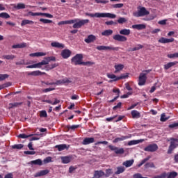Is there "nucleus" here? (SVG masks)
Listing matches in <instances>:
<instances>
[{
    "label": "nucleus",
    "instance_id": "f257e3e1",
    "mask_svg": "<svg viewBox=\"0 0 178 178\" xmlns=\"http://www.w3.org/2000/svg\"><path fill=\"white\" fill-rule=\"evenodd\" d=\"M86 16L90 17H108V19H116V15L110 13H95V14L86 13Z\"/></svg>",
    "mask_w": 178,
    "mask_h": 178
},
{
    "label": "nucleus",
    "instance_id": "f03ea898",
    "mask_svg": "<svg viewBox=\"0 0 178 178\" xmlns=\"http://www.w3.org/2000/svg\"><path fill=\"white\" fill-rule=\"evenodd\" d=\"M148 15H149V11L147 10L145 7H139L138 11L133 13L135 17H143V16H148Z\"/></svg>",
    "mask_w": 178,
    "mask_h": 178
},
{
    "label": "nucleus",
    "instance_id": "7ed1b4c3",
    "mask_svg": "<svg viewBox=\"0 0 178 178\" xmlns=\"http://www.w3.org/2000/svg\"><path fill=\"white\" fill-rule=\"evenodd\" d=\"M168 141H170V146L168 149V154H172L175 148L178 147V140L171 138L168 139Z\"/></svg>",
    "mask_w": 178,
    "mask_h": 178
},
{
    "label": "nucleus",
    "instance_id": "20e7f679",
    "mask_svg": "<svg viewBox=\"0 0 178 178\" xmlns=\"http://www.w3.org/2000/svg\"><path fill=\"white\" fill-rule=\"evenodd\" d=\"M151 72V70L143 71L142 73H140L139 76V86H144L145 84V81H147V74Z\"/></svg>",
    "mask_w": 178,
    "mask_h": 178
},
{
    "label": "nucleus",
    "instance_id": "39448f33",
    "mask_svg": "<svg viewBox=\"0 0 178 178\" xmlns=\"http://www.w3.org/2000/svg\"><path fill=\"white\" fill-rule=\"evenodd\" d=\"M76 22L75 24L73 25V29H80L81 27H83L84 24H87L88 23H90L89 19H75Z\"/></svg>",
    "mask_w": 178,
    "mask_h": 178
},
{
    "label": "nucleus",
    "instance_id": "423d86ee",
    "mask_svg": "<svg viewBox=\"0 0 178 178\" xmlns=\"http://www.w3.org/2000/svg\"><path fill=\"white\" fill-rule=\"evenodd\" d=\"M107 77L108 79H111L113 81H118V80H123L124 79H127L129 77V74H122L120 76H116V75L113 74H107Z\"/></svg>",
    "mask_w": 178,
    "mask_h": 178
},
{
    "label": "nucleus",
    "instance_id": "0eeeda50",
    "mask_svg": "<svg viewBox=\"0 0 178 178\" xmlns=\"http://www.w3.org/2000/svg\"><path fill=\"white\" fill-rule=\"evenodd\" d=\"M70 83H72V80L67 78H64L63 79H60L57 81L56 82H51L47 83L49 86H60V84H69Z\"/></svg>",
    "mask_w": 178,
    "mask_h": 178
},
{
    "label": "nucleus",
    "instance_id": "6e6552de",
    "mask_svg": "<svg viewBox=\"0 0 178 178\" xmlns=\"http://www.w3.org/2000/svg\"><path fill=\"white\" fill-rule=\"evenodd\" d=\"M73 65H81L83 63V54H76L72 58Z\"/></svg>",
    "mask_w": 178,
    "mask_h": 178
},
{
    "label": "nucleus",
    "instance_id": "1a4fd4ad",
    "mask_svg": "<svg viewBox=\"0 0 178 178\" xmlns=\"http://www.w3.org/2000/svg\"><path fill=\"white\" fill-rule=\"evenodd\" d=\"M96 49L98 51H119V47H113L111 46H97Z\"/></svg>",
    "mask_w": 178,
    "mask_h": 178
},
{
    "label": "nucleus",
    "instance_id": "9d476101",
    "mask_svg": "<svg viewBox=\"0 0 178 178\" xmlns=\"http://www.w3.org/2000/svg\"><path fill=\"white\" fill-rule=\"evenodd\" d=\"M29 15H31V16H45V17H48L49 19H52V17H54V15L49 13H33L30 11L29 13Z\"/></svg>",
    "mask_w": 178,
    "mask_h": 178
},
{
    "label": "nucleus",
    "instance_id": "9b49d317",
    "mask_svg": "<svg viewBox=\"0 0 178 178\" xmlns=\"http://www.w3.org/2000/svg\"><path fill=\"white\" fill-rule=\"evenodd\" d=\"M158 150V145L152 144L149 145L147 147H145L144 151L147 152H155V151Z\"/></svg>",
    "mask_w": 178,
    "mask_h": 178
},
{
    "label": "nucleus",
    "instance_id": "f8f14e48",
    "mask_svg": "<svg viewBox=\"0 0 178 178\" xmlns=\"http://www.w3.org/2000/svg\"><path fill=\"white\" fill-rule=\"evenodd\" d=\"M62 163L66 164V163H70L73 159V156H65L60 157Z\"/></svg>",
    "mask_w": 178,
    "mask_h": 178
},
{
    "label": "nucleus",
    "instance_id": "ddd939ff",
    "mask_svg": "<svg viewBox=\"0 0 178 178\" xmlns=\"http://www.w3.org/2000/svg\"><path fill=\"white\" fill-rule=\"evenodd\" d=\"M108 147L110 148V149H111V151H114L115 154H124V149H123V148L119 149L118 147H116L113 145H109Z\"/></svg>",
    "mask_w": 178,
    "mask_h": 178
},
{
    "label": "nucleus",
    "instance_id": "4468645a",
    "mask_svg": "<svg viewBox=\"0 0 178 178\" xmlns=\"http://www.w3.org/2000/svg\"><path fill=\"white\" fill-rule=\"evenodd\" d=\"M113 40H115V41H120L121 42H124V41H127V38H126V36H123L121 35H115L113 37Z\"/></svg>",
    "mask_w": 178,
    "mask_h": 178
},
{
    "label": "nucleus",
    "instance_id": "2eb2a0df",
    "mask_svg": "<svg viewBox=\"0 0 178 178\" xmlns=\"http://www.w3.org/2000/svg\"><path fill=\"white\" fill-rule=\"evenodd\" d=\"M70 55H72V51L69 49H64L61 51V56L63 59H67V58H70Z\"/></svg>",
    "mask_w": 178,
    "mask_h": 178
},
{
    "label": "nucleus",
    "instance_id": "dca6fc26",
    "mask_svg": "<svg viewBox=\"0 0 178 178\" xmlns=\"http://www.w3.org/2000/svg\"><path fill=\"white\" fill-rule=\"evenodd\" d=\"M173 41H175V38H161L159 40V42H161V44H169V42H173Z\"/></svg>",
    "mask_w": 178,
    "mask_h": 178
},
{
    "label": "nucleus",
    "instance_id": "f3484780",
    "mask_svg": "<svg viewBox=\"0 0 178 178\" xmlns=\"http://www.w3.org/2000/svg\"><path fill=\"white\" fill-rule=\"evenodd\" d=\"M51 45L54 48H58L59 49H63V48H65V44L60 43L59 42H52Z\"/></svg>",
    "mask_w": 178,
    "mask_h": 178
},
{
    "label": "nucleus",
    "instance_id": "a211bd4d",
    "mask_svg": "<svg viewBox=\"0 0 178 178\" xmlns=\"http://www.w3.org/2000/svg\"><path fill=\"white\" fill-rule=\"evenodd\" d=\"M97 40V38L94 35H89L87 38L84 40L86 44H90L91 42H94Z\"/></svg>",
    "mask_w": 178,
    "mask_h": 178
},
{
    "label": "nucleus",
    "instance_id": "6ab92c4d",
    "mask_svg": "<svg viewBox=\"0 0 178 178\" xmlns=\"http://www.w3.org/2000/svg\"><path fill=\"white\" fill-rule=\"evenodd\" d=\"M48 173H49V170H40L35 174L34 177H41V176H45V175H48Z\"/></svg>",
    "mask_w": 178,
    "mask_h": 178
},
{
    "label": "nucleus",
    "instance_id": "aec40b11",
    "mask_svg": "<svg viewBox=\"0 0 178 178\" xmlns=\"http://www.w3.org/2000/svg\"><path fill=\"white\" fill-rule=\"evenodd\" d=\"M102 176H105V172L102 170H95L93 177L94 178H101Z\"/></svg>",
    "mask_w": 178,
    "mask_h": 178
},
{
    "label": "nucleus",
    "instance_id": "412c9836",
    "mask_svg": "<svg viewBox=\"0 0 178 178\" xmlns=\"http://www.w3.org/2000/svg\"><path fill=\"white\" fill-rule=\"evenodd\" d=\"M94 143V138H85L82 142L83 145H88V144H92Z\"/></svg>",
    "mask_w": 178,
    "mask_h": 178
},
{
    "label": "nucleus",
    "instance_id": "4be33fe9",
    "mask_svg": "<svg viewBox=\"0 0 178 178\" xmlns=\"http://www.w3.org/2000/svg\"><path fill=\"white\" fill-rule=\"evenodd\" d=\"M114 67L115 69V73H119V72H122L124 69V65L122 64H116Z\"/></svg>",
    "mask_w": 178,
    "mask_h": 178
},
{
    "label": "nucleus",
    "instance_id": "5701e85b",
    "mask_svg": "<svg viewBox=\"0 0 178 178\" xmlns=\"http://www.w3.org/2000/svg\"><path fill=\"white\" fill-rule=\"evenodd\" d=\"M13 6L15 9H26V5L23 3H19L17 4H13Z\"/></svg>",
    "mask_w": 178,
    "mask_h": 178
},
{
    "label": "nucleus",
    "instance_id": "b1692460",
    "mask_svg": "<svg viewBox=\"0 0 178 178\" xmlns=\"http://www.w3.org/2000/svg\"><path fill=\"white\" fill-rule=\"evenodd\" d=\"M55 147L57 148L58 151H65V149H67L69 148L66 144L57 145Z\"/></svg>",
    "mask_w": 178,
    "mask_h": 178
},
{
    "label": "nucleus",
    "instance_id": "393cba45",
    "mask_svg": "<svg viewBox=\"0 0 178 178\" xmlns=\"http://www.w3.org/2000/svg\"><path fill=\"white\" fill-rule=\"evenodd\" d=\"M26 47H27V44L25 43V42H22V43H20V44L13 45L12 48L13 49H19V48H26Z\"/></svg>",
    "mask_w": 178,
    "mask_h": 178
},
{
    "label": "nucleus",
    "instance_id": "a878e982",
    "mask_svg": "<svg viewBox=\"0 0 178 178\" xmlns=\"http://www.w3.org/2000/svg\"><path fill=\"white\" fill-rule=\"evenodd\" d=\"M143 141L144 139L130 140L128 143V145H136V144H140V143H143Z\"/></svg>",
    "mask_w": 178,
    "mask_h": 178
},
{
    "label": "nucleus",
    "instance_id": "bb28decb",
    "mask_svg": "<svg viewBox=\"0 0 178 178\" xmlns=\"http://www.w3.org/2000/svg\"><path fill=\"white\" fill-rule=\"evenodd\" d=\"M145 27H146L145 24H135L132 26V29H135L136 30H144Z\"/></svg>",
    "mask_w": 178,
    "mask_h": 178
},
{
    "label": "nucleus",
    "instance_id": "cd10ccee",
    "mask_svg": "<svg viewBox=\"0 0 178 178\" xmlns=\"http://www.w3.org/2000/svg\"><path fill=\"white\" fill-rule=\"evenodd\" d=\"M112 34H113V31L111 29H107L102 32V35H104L105 37H109V35H112Z\"/></svg>",
    "mask_w": 178,
    "mask_h": 178
},
{
    "label": "nucleus",
    "instance_id": "c85d7f7f",
    "mask_svg": "<svg viewBox=\"0 0 178 178\" xmlns=\"http://www.w3.org/2000/svg\"><path fill=\"white\" fill-rule=\"evenodd\" d=\"M134 163V160H128L123 162L122 165L126 168H130Z\"/></svg>",
    "mask_w": 178,
    "mask_h": 178
},
{
    "label": "nucleus",
    "instance_id": "c756f323",
    "mask_svg": "<svg viewBox=\"0 0 178 178\" xmlns=\"http://www.w3.org/2000/svg\"><path fill=\"white\" fill-rule=\"evenodd\" d=\"M16 58V56L13 54L3 55V59H6L7 60H13Z\"/></svg>",
    "mask_w": 178,
    "mask_h": 178
},
{
    "label": "nucleus",
    "instance_id": "7c9ffc66",
    "mask_svg": "<svg viewBox=\"0 0 178 178\" xmlns=\"http://www.w3.org/2000/svg\"><path fill=\"white\" fill-rule=\"evenodd\" d=\"M143 48H144V46H143L142 44H136L135 47L129 48V51H138L140 49H143Z\"/></svg>",
    "mask_w": 178,
    "mask_h": 178
},
{
    "label": "nucleus",
    "instance_id": "2f4dec72",
    "mask_svg": "<svg viewBox=\"0 0 178 178\" xmlns=\"http://www.w3.org/2000/svg\"><path fill=\"white\" fill-rule=\"evenodd\" d=\"M45 55H47V54L44 52H36V53L31 54L30 56L38 57V56H45Z\"/></svg>",
    "mask_w": 178,
    "mask_h": 178
},
{
    "label": "nucleus",
    "instance_id": "473e14b6",
    "mask_svg": "<svg viewBox=\"0 0 178 178\" xmlns=\"http://www.w3.org/2000/svg\"><path fill=\"white\" fill-rule=\"evenodd\" d=\"M23 103L22 102H15V103H10L9 104V108L11 109L12 108H17V106H20Z\"/></svg>",
    "mask_w": 178,
    "mask_h": 178
},
{
    "label": "nucleus",
    "instance_id": "72a5a7b5",
    "mask_svg": "<svg viewBox=\"0 0 178 178\" xmlns=\"http://www.w3.org/2000/svg\"><path fill=\"white\" fill-rule=\"evenodd\" d=\"M131 115L134 119H138L140 118V113L136 110L131 111Z\"/></svg>",
    "mask_w": 178,
    "mask_h": 178
},
{
    "label": "nucleus",
    "instance_id": "f704fd0d",
    "mask_svg": "<svg viewBox=\"0 0 178 178\" xmlns=\"http://www.w3.org/2000/svg\"><path fill=\"white\" fill-rule=\"evenodd\" d=\"M31 163L32 165H38L39 166H41V165H42V161H41V159H38L33 160V161H31Z\"/></svg>",
    "mask_w": 178,
    "mask_h": 178
},
{
    "label": "nucleus",
    "instance_id": "c9c22d12",
    "mask_svg": "<svg viewBox=\"0 0 178 178\" xmlns=\"http://www.w3.org/2000/svg\"><path fill=\"white\" fill-rule=\"evenodd\" d=\"M26 24H34V22L29 19L22 20L21 26H26Z\"/></svg>",
    "mask_w": 178,
    "mask_h": 178
},
{
    "label": "nucleus",
    "instance_id": "e433bc0d",
    "mask_svg": "<svg viewBox=\"0 0 178 178\" xmlns=\"http://www.w3.org/2000/svg\"><path fill=\"white\" fill-rule=\"evenodd\" d=\"M31 76H41L42 74H45V72H42L40 70H37L31 72Z\"/></svg>",
    "mask_w": 178,
    "mask_h": 178
},
{
    "label": "nucleus",
    "instance_id": "4c0bfd02",
    "mask_svg": "<svg viewBox=\"0 0 178 178\" xmlns=\"http://www.w3.org/2000/svg\"><path fill=\"white\" fill-rule=\"evenodd\" d=\"M120 34L122 35H129L130 34V29H122L120 31Z\"/></svg>",
    "mask_w": 178,
    "mask_h": 178
},
{
    "label": "nucleus",
    "instance_id": "58836bf2",
    "mask_svg": "<svg viewBox=\"0 0 178 178\" xmlns=\"http://www.w3.org/2000/svg\"><path fill=\"white\" fill-rule=\"evenodd\" d=\"M129 137L127 136H121L120 138H116L114 140L113 143H119L120 141H124V140H127Z\"/></svg>",
    "mask_w": 178,
    "mask_h": 178
},
{
    "label": "nucleus",
    "instance_id": "ea45409f",
    "mask_svg": "<svg viewBox=\"0 0 178 178\" xmlns=\"http://www.w3.org/2000/svg\"><path fill=\"white\" fill-rule=\"evenodd\" d=\"M126 170V168L124 167H118L117 171L115 172V175H120V173H123Z\"/></svg>",
    "mask_w": 178,
    "mask_h": 178
},
{
    "label": "nucleus",
    "instance_id": "a19ab883",
    "mask_svg": "<svg viewBox=\"0 0 178 178\" xmlns=\"http://www.w3.org/2000/svg\"><path fill=\"white\" fill-rule=\"evenodd\" d=\"M175 65H176V63L175 62L168 63V64L164 65V69H165V70H168V69H170V67H172V66H175Z\"/></svg>",
    "mask_w": 178,
    "mask_h": 178
},
{
    "label": "nucleus",
    "instance_id": "79ce46f5",
    "mask_svg": "<svg viewBox=\"0 0 178 178\" xmlns=\"http://www.w3.org/2000/svg\"><path fill=\"white\" fill-rule=\"evenodd\" d=\"M58 64L54 63V64H51L50 65H47L46 66L45 69L46 70H52V69H55V67H57Z\"/></svg>",
    "mask_w": 178,
    "mask_h": 178
},
{
    "label": "nucleus",
    "instance_id": "37998d69",
    "mask_svg": "<svg viewBox=\"0 0 178 178\" xmlns=\"http://www.w3.org/2000/svg\"><path fill=\"white\" fill-rule=\"evenodd\" d=\"M23 147H24V145H23L22 144H18V145H12L11 148H13V149H22V148H23Z\"/></svg>",
    "mask_w": 178,
    "mask_h": 178
},
{
    "label": "nucleus",
    "instance_id": "c03bdc74",
    "mask_svg": "<svg viewBox=\"0 0 178 178\" xmlns=\"http://www.w3.org/2000/svg\"><path fill=\"white\" fill-rule=\"evenodd\" d=\"M150 158H151L150 156H147V157H146L145 159H144L143 160H142L141 162H140V163H139V164L138 165V168H140V166H143V165H144V163H145V162H147V161H149V159H150Z\"/></svg>",
    "mask_w": 178,
    "mask_h": 178
},
{
    "label": "nucleus",
    "instance_id": "a18cd8bd",
    "mask_svg": "<svg viewBox=\"0 0 178 178\" xmlns=\"http://www.w3.org/2000/svg\"><path fill=\"white\" fill-rule=\"evenodd\" d=\"M0 17H1L2 19H9V17H10V15H9L8 13H0Z\"/></svg>",
    "mask_w": 178,
    "mask_h": 178
},
{
    "label": "nucleus",
    "instance_id": "49530a36",
    "mask_svg": "<svg viewBox=\"0 0 178 178\" xmlns=\"http://www.w3.org/2000/svg\"><path fill=\"white\" fill-rule=\"evenodd\" d=\"M177 176V172H171L168 175L167 178H175Z\"/></svg>",
    "mask_w": 178,
    "mask_h": 178
},
{
    "label": "nucleus",
    "instance_id": "de8ad7c7",
    "mask_svg": "<svg viewBox=\"0 0 178 178\" xmlns=\"http://www.w3.org/2000/svg\"><path fill=\"white\" fill-rule=\"evenodd\" d=\"M40 69V67L38 65V63H36V64H33V65H28L26 66V69Z\"/></svg>",
    "mask_w": 178,
    "mask_h": 178
},
{
    "label": "nucleus",
    "instance_id": "09e8293b",
    "mask_svg": "<svg viewBox=\"0 0 178 178\" xmlns=\"http://www.w3.org/2000/svg\"><path fill=\"white\" fill-rule=\"evenodd\" d=\"M48 63H49V62L48 61V60H42L40 63H38V65L39 66V68L41 67V66H44L45 65H48Z\"/></svg>",
    "mask_w": 178,
    "mask_h": 178
},
{
    "label": "nucleus",
    "instance_id": "8fccbe9b",
    "mask_svg": "<svg viewBox=\"0 0 178 178\" xmlns=\"http://www.w3.org/2000/svg\"><path fill=\"white\" fill-rule=\"evenodd\" d=\"M80 127V125H68L67 126V128L68 130H76V129H79Z\"/></svg>",
    "mask_w": 178,
    "mask_h": 178
},
{
    "label": "nucleus",
    "instance_id": "3c124183",
    "mask_svg": "<svg viewBox=\"0 0 178 178\" xmlns=\"http://www.w3.org/2000/svg\"><path fill=\"white\" fill-rule=\"evenodd\" d=\"M126 22H127V19L124 17H120L118 19V23H119V24H123V23H126Z\"/></svg>",
    "mask_w": 178,
    "mask_h": 178
},
{
    "label": "nucleus",
    "instance_id": "603ef678",
    "mask_svg": "<svg viewBox=\"0 0 178 178\" xmlns=\"http://www.w3.org/2000/svg\"><path fill=\"white\" fill-rule=\"evenodd\" d=\"M33 134L26 135V134H21L18 136L19 138H28V137H31Z\"/></svg>",
    "mask_w": 178,
    "mask_h": 178
},
{
    "label": "nucleus",
    "instance_id": "864d4df0",
    "mask_svg": "<svg viewBox=\"0 0 178 178\" xmlns=\"http://www.w3.org/2000/svg\"><path fill=\"white\" fill-rule=\"evenodd\" d=\"M40 22H42V23H44V24H48L49 23H52V20L47 19H42V18H41L40 19Z\"/></svg>",
    "mask_w": 178,
    "mask_h": 178
},
{
    "label": "nucleus",
    "instance_id": "5fc2aeb1",
    "mask_svg": "<svg viewBox=\"0 0 178 178\" xmlns=\"http://www.w3.org/2000/svg\"><path fill=\"white\" fill-rule=\"evenodd\" d=\"M169 119V117L166 118V115H165V113H162L161 115V122H166V120H168Z\"/></svg>",
    "mask_w": 178,
    "mask_h": 178
},
{
    "label": "nucleus",
    "instance_id": "6e6d98bb",
    "mask_svg": "<svg viewBox=\"0 0 178 178\" xmlns=\"http://www.w3.org/2000/svg\"><path fill=\"white\" fill-rule=\"evenodd\" d=\"M49 162H52V157L51 156H48L43 160L44 164L49 163Z\"/></svg>",
    "mask_w": 178,
    "mask_h": 178
},
{
    "label": "nucleus",
    "instance_id": "4d7b16f0",
    "mask_svg": "<svg viewBox=\"0 0 178 178\" xmlns=\"http://www.w3.org/2000/svg\"><path fill=\"white\" fill-rule=\"evenodd\" d=\"M8 77H9V75L4 74H0V81H2L3 80H6V79H8Z\"/></svg>",
    "mask_w": 178,
    "mask_h": 178
},
{
    "label": "nucleus",
    "instance_id": "13d9d810",
    "mask_svg": "<svg viewBox=\"0 0 178 178\" xmlns=\"http://www.w3.org/2000/svg\"><path fill=\"white\" fill-rule=\"evenodd\" d=\"M112 175V169H107L106 170V174H104V176L106 177H109Z\"/></svg>",
    "mask_w": 178,
    "mask_h": 178
},
{
    "label": "nucleus",
    "instance_id": "bf43d9fd",
    "mask_svg": "<svg viewBox=\"0 0 178 178\" xmlns=\"http://www.w3.org/2000/svg\"><path fill=\"white\" fill-rule=\"evenodd\" d=\"M96 3H103L104 5L108 3L109 1L106 0H95Z\"/></svg>",
    "mask_w": 178,
    "mask_h": 178
},
{
    "label": "nucleus",
    "instance_id": "052dcab7",
    "mask_svg": "<svg viewBox=\"0 0 178 178\" xmlns=\"http://www.w3.org/2000/svg\"><path fill=\"white\" fill-rule=\"evenodd\" d=\"M40 118H47V116H48V115L47 114V111H40Z\"/></svg>",
    "mask_w": 178,
    "mask_h": 178
},
{
    "label": "nucleus",
    "instance_id": "680f3d73",
    "mask_svg": "<svg viewBox=\"0 0 178 178\" xmlns=\"http://www.w3.org/2000/svg\"><path fill=\"white\" fill-rule=\"evenodd\" d=\"M113 8H115L116 9H119L120 8H123V3H118L113 5Z\"/></svg>",
    "mask_w": 178,
    "mask_h": 178
},
{
    "label": "nucleus",
    "instance_id": "e2e57ef3",
    "mask_svg": "<svg viewBox=\"0 0 178 178\" xmlns=\"http://www.w3.org/2000/svg\"><path fill=\"white\" fill-rule=\"evenodd\" d=\"M46 60H48V62H51V60H52L53 62H55L56 60V58L54 56H51V57H47L45 58Z\"/></svg>",
    "mask_w": 178,
    "mask_h": 178
},
{
    "label": "nucleus",
    "instance_id": "0e129e2a",
    "mask_svg": "<svg viewBox=\"0 0 178 178\" xmlns=\"http://www.w3.org/2000/svg\"><path fill=\"white\" fill-rule=\"evenodd\" d=\"M145 167L146 168H155V165L153 164V163H147L145 165Z\"/></svg>",
    "mask_w": 178,
    "mask_h": 178
},
{
    "label": "nucleus",
    "instance_id": "69168bd1",
    "mask_svg": "<svg viewBox=\"0 0 178 178\" xmlns=\"http://www.w3.org/2000/svg\"><path fill=\"white\" fill-rule=\"evenodd\" d=\"M168 58H170V59H172L173 58H178V54H177V53H175L173 54H168Z\"/></svg>",
    "mask_w": 178,
    "mask_h": 178
},
{
    "label": "nucleus",
    "instance_id": "338daca9",
    "mask_svg": "<svg viewBox=\"0 0 178 178\" xmlns=\"http://www.w3.org/2000/svg\"><path fill=\"white\" fill-rule=\"evenodd\" d=\"M166 176H168V174H166V172H164V173L161 174V175L154 177V178H165Z\"/></svg>",
    "mask_w": 178,
    "mask_h": 178
},
{
    "label": "nucleus",
    "instance_id": "774afa93",
    "mask_svg": "<svg viewBox=\"0 0 178 178\" xmlns=\"http://www.w3.org/2000/svg\"><path fill=\"white\" fill-rule=\"evenodd\" d=\"M10 86H12V83L10 82H7L1 85V87H3V88H6V87H10Z\"/></svg>",
    "mask_w": 178,
    "mask_h": 178
}]
</instances>
